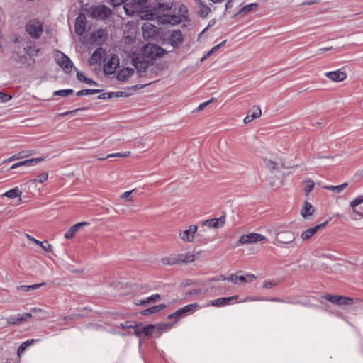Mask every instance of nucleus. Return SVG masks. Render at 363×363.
I'll list each match as a JSON object with an SVG mask.
<instances>
[{"label": "nucleus", "instance_id": "f257e3e1", "mask_svg": "<svg viewBox=\"0 0 363 363\" xmlns=\"http://www.w3.org/2000/svg\"><path fill=\"white\" fill-rule=\"evenodd\" d=\"M171 0H157L150 5L141 18L150 19L156 16L159 23L176 25L182 22V17L176 15L175 9Z\"/></svg>", "mask_w": 363, "mask_h": 363}, {"label": "nucleus", "instance_id": "f03ea898", "mask_svg": "<svg viewBox=\"0 0 363 363\" xmlns=\"http://www.w3.org/2000/svg\"><path fill=\"white\" fill-rule=\"evenodd\" d=\"M128 2L125 3L123 8L125 13L128 16H133L138 13L141 17L142 14H145L147 9L149 8L148 0H128Z\"/></svg>", "mask_w": 363, "mask_h": 363}, {"label": "nucleus", "instance_id": "7ed1b4c3", "mask_svg": "<svg viewBox=\"0 0 363 363\" xmlns=\"http://www.w3.org/2000/svg\"><path fill=\"white\" fill-rule=\"evenodd\" d=\"M85 11L89 17L96 20H104L111 13V9L105 5H93Z\"/></svg>", "mask_w": 363, "mask_h": 363}, {"label": "nucleus", "instance_id": "20e7f679", "mask_svg": "<svg viewBox=\"0 0 363 363\" xmlns=\"http://www.w3.org/2000/svg\"><path fill=\"white\" fill-rule=\"evenodd\" d=\"M26 31L33 38L38 39L43 33V24L36 19H33L26 23Z\"/></svg>", "mask_w": 363, "mask_h": 363}, {"label": "nucleus", "instance_id": "39448f33", "mask_svg": "<svg viewBox=\"0 0 363 363\" xmlns=\"http://www.w3.org/2000/svg\"><path fill=\"white\" fill-rule=\"evenodd\" d=\"M165 52L163 48L154 44H147L143 48L144 55L151 60L162 57Z\"/></svg>", "mask_w": 363, "mask_h": 363}, {"label": "nucleus", "instance_id": "423d86ee", "mask_svg": "<svg viewBox=\"0 0 363 363\" xmlns=\"http://www.w3.org/2000/svg\"><path fill=\"white\" fill-rule=\"evenodd\" d=\"M267 238L265 236L262 235L259 233H251L247 235H242L239 240L238 241V245H246V244H252L257 242H261L266 240Z\"/></svg>", "mask_w": 363, "mask_h": 363}, {"label": "nucleus", "instance_id": "0eeeda50", "mask_svg": "<svg viewBox=\"0 0 363 363\" xmlns=\"http://www.w3.org/2000/svg\"><path fill=\"white\" fill-rule=\"evenodd\" d=\"M167 40L174 49H177L184 42V35L180 30H174L169 33Z\"/></svg>", "mask_w": 363, "mask_h": 363}, {"label": "nucleus", "instance_id": "6e6552de", "mask_svg": "<svg viewBox=\"0 0 363 363\" xmlns=\"http://www.w3.org/2000/svg\"><path fill=\"white\" fill-rule=\"evenodd\" d=\"M55 60L65 72L69 73L72 72L73 68V63L70 59L64 53L57 52L55 55Z\"/></svg>", "mask_w": 363, "mask_h": 363}, {"label": "nucleus", "instance_id": "1a4fd4ad", "mask_svg": "<svg viewBox=\"0 0 363 363\" xmlns=\"http://www.w3.org/2000/svg\"><path fill=\"white\" fill-rule=\"evenodd\" d=\"M295 234L291 230H283L277 232L275 240L279 245H287L295 240Z\"/></svg>", "mask_w": 363, "mask_h": 363}, {"label": "nucleus", "instance_id": "9d476101", "mask_svg": "<svg viewBox=\"0 0 363 363\" xmlns=\"http://www.w3.org/2000/svg\"><path fill=\"white\" fill-rule=\"evenodd\" d=\"M118 66L119 57L116 55H111L104 64V72L107 74H111L115 72Z\"/></svg>", "mask_w": 363, "mask_h": 363}, {"label": "nucleus", "instance_id": "9b49d317", "mask_svg": "<svg viewBox=\"0 0 363 363\" xmlns=\"http://www.w3.org/2000/svg\"><path fill=\"white\" fill-rule=\"evenodd\" d=\"M350 207L352 213L362 218L363 217V195L356 197L350 201Z\"/></svg>", "mask_w": 363, "mask_h": 363}, {"label": "nucleus", "instance_id": "f8f14e48", "mask_svg": "<svg viewBox=\"0 0 363 363\" xmlns=\"http://www.w3.org/2000/svg\"><path fill=\"white\" fill-rule=\"evenodd\" d=\"M108 38V31L106 29H99L94 32L90 37L92 43L99 45L104 43Z\"/></svg>", "mask_w": 363, "mask_h": 363}, {"label": "nucleus", "instance_id": "ddd939ff", "mask_svg": "<svg viewBox=\"0 0 363 363\" xmlns=\"http://www.w3.org/2000/svg\"><path fill=\"white\" fill-rule=\"evenodd\" d=\"M256 279V277L252 274H246L245 276L238 275L237 274H232L228 277V281H230L234 284L238 282L242 283H250Z\"/></svg>", "mask_w": 363, "mask_h": 363}, {"label": "nucleus", "instance_id": "4468645a", "mask_svg": "<svg viewBox=\"0 0 363 363\" xmlns=\"http://www.w3.org/2000/svg\"><path fill=\"white\" fill-rule=\"evenodd\" d=\"M143 36L145 39L155 38L157 34V28L149 22L144 23L142 26Z\"/></svg>", "mask_w": 363, "mask_h": 363}, {"label": "nucleus", "instance_id": "2eb2a0df", "mask_svg": "<svg viewBox=\"0 0 363 363\" xmlns=\"http://www.w3.org/2000/svg\"><path fill=\"white\" fill-rule=\"evenodd\" d=\"M199 308V306L197 303H192L187 305L179 310H177L175 313L169 315V318H180L184 314H186L188 313H192L193 311Z\"/></svg>", "mask_w": 363, "mask_h": 363}, {"label": "nucleus", "instance_id": "dca6fc26", "mask_svg": "<svg viewBox=\"0 0 363 363\" xmlns=\"http://www.w3.org/2000/svg\"><path fill=\"white\" fill-rule=\"evenodd\" d=\"M106 55L105 50L102 48H98L89 59V63L91 65L101 64V60Z\"/></svg>", "mask_w": 363, "mask_h": 363}, {"label": "nucleus", "instance_id": "f3484780", "mask_svg": "<svg viewBox=\"0 0 363 363\" xmlns=\"http://www.w3.org/2000/svg\"><path fill=\"white\" fill-rule=\"evenodd\" d=\"M327 221L320 223L319 225H317L315 227L311 228L305 231H303L301 235V238L303 241L309 240L311 238H312L318 230H322L324 228L327 224Z\"/></svg>", "mask_w": 363, "mask_h": 363}, {"label": "nucleus", "instance_id": "a211bd4d", "mask_svg": "<svg viewBox=\"0 0 363 363\" xmlns=\"http://www.w3.org/2000/svg\"><path fill=\"white\" fill-rule=\"evenodd\" d=\"M325 75L335 82H343L347 78V74L341 70L326 72Z\"/></svg>", "mask_w": 363, "mask_h": 363}, {"label": "nucleus", "instance_id": "6ab92c4d", "mask_svg": "<svg viewBox=\"0 0 363 363\" xmlns=\"http://www.w3.org/2000/svg\"><path fill=\"white\" fill-rule=\"evenodd\" d=\"M86 23V16L83 14L79 15L75 21V32L77 35H82L84 33Z\"/></svg>", "mask_w": 363, "mask_h": 363}, {"label": "nucleus", "instance_id": "aec40b11", "mask_svg": "<svg viewBox=\"0 0 363 363\" xmlns=\"http://www.w3.org/2000/svg\"><path fill=\"white\" fill-rule=\"evenodd\" d=\"M225 222V216H222L220 218L206 220L203 221V225L209 228H220L224 225Z\"/></svg>", "mask_w": 363, "mask_h": 363}, {"label": "nucleus", "instance_id": "412c9836", "mask_svg": "<svg viewBox=\"0 0 363 363\" xmlns=\"http://www.w3.org/2000/svg\"><path fill=\"white\" fill-rule=\"evenodd\" d=\"M197 230L196 225H191L189 229L180 233V237L184 241L191 242L194 239V234Z\"/></svg>", "mask_w": 363, "mask_h": 363}, {"label": "nucleus", "instance_id": "4be33fe9", "mask_svg": "<svg viewBox=\"0 0 363 363\" xmlns=\"http://www.w3.org/2000/svg\"><path fill=\"white\" fill-rule=\"evenodd\" d=\"M88 225L87 222H81L72 226L65 234L66 239L72 238L75 233L82 227Z\"/></svg>", "mask_w": 363, "mask_h": 363}, {"label": "nucleus", "instance_id": "5701e85b", "mask_svg": "<svg viewBox=\"0 0 363 363\" xmlns=\"http://www.w3.org/2000/svg\"><path fill=\"white\" fill-rule=\"evenodd\" d=\"M264 164L266 167L270 171L279 169L280 167L283 168L285 167V165L281 160H279V162H276L272 160L265 159Z\"/></svg>", "mask_w": 363, "mask_h": 363}, {"label": "nucleus", "instance_id": "b1692460", "mask_svg": "<svg viewBox=\"0 0 363 363\" xmlns=\"http://www.w3.org/2000/svg\"><path fill=\"white\" fill-rule=\"evenodd\" d=\"M262 114V111L259 107H253L247 116L244 118L245 123H250L253 119L259 118Z\"/></svg>", "mask_w": 363, "mask_h": 363}, {"label": "nucleus", "instance_id": "393cba45", "mask_svg": "<svg viewBox=\"0 0 363 363\" xmlns=\"http://www.w3.org/2000/svg\"><path fill=\"white\" fill-rule=\"evenodd\" d=\"M26 236L32 242H33L35 244L40 246L44 250L47 252H52V246L50 245L47 241L41 242L35 238H34L33 236H31L29 234H26Z\"/></svg>", "mask_w": 363, "mask_h": 363}, {"label": "nucleus", "instance_id": "a878e982", "mask_svg": "<svg viewBox=\"0 0 363 363\" xmlns=\"http://www.w3.org/2000/svg\"><path fill=\"white\" fill-rule=\"evenodd\" d=\"M32 318V315L30 313H24L22 315H18L17 318L11 317L7 320V323L9 324H19L23 321H26Z\"/></svg>", "mask_w": 363, "mask_h": 363}, {"label": "nucleus", "instance_id": "bb28decb", "mask_svg": "<svg viewBox=\"0 0 363 363\" xmlns=\"http://www.w3.org/2000/svg\"><path fill=\"white\" fill-rule=\"evenodd\" d=\"M314 211V207L308 201H305L304 205L301 211V214L304 218H307L308 217L313 215Z\"/></svg>", "mask_w": 363, "mask_h": 363}, {"label": "nucleus", "instance_id": "cd10ccee", "mask_svg": "<svg viewBox=\"0 0 363 363\" xmlns=\"http://www.w3.org/2000/svg\"><path fill=\"white\" fill-rule=\"evenodd\" d=\"M134 69L132 68H125L121 69L117 74V79L120 81L125 82L133 74Z\"/></svg>", "mask_w": 363, "mask_h": 363}, {"label": "nucleus", "instance_id": "c85d7f7f", "mask_svg": "<svg viewBox=\"0 0 363 363\" xmlns=\"http://www.w3.org/2000/svg\"><path fill=\"white\" fill-rule=\"evenodd\" d=\"M196 256L191 252L178 255V260L179 264H187L194 262Z\"/></svg>", "mask_w": 363, "mask_h": 363}, {"label": "nucleus", "instance_id": "c756f323", "mask_svg": "<svg viewBox=\"0 0 363 363\" xmlns=\"http://www.w3.org/2000/svg\"><path fill=\"white\" fill-rule=\"evenodd\" d=\"M257 7H258V5L257 4H255V3L246 5L245 6H243L238 11L237 15H240L241 16H244L247 15L248 13H250V11L257 10Z\"/></svg>", "mask_w": 363, "mask_h": 363}, {"label": "nucleus", "instance_id": "7c9ffc66", "mask_svg": "<svg viewBox=\"0 0 363 363\" xmlns=\"http://www.w3.org/2000/svg\"><path fill=\"white\" fill-rule=\"evenodd\" d=\"M165 307L166 306L164 304H159L143 311L142 314L144 315H147L150 314L157 313L162 309L165 308Z\"/></svg>", "mask_w": 363, "mask_h": 363}, {"label": "nucleus", "instance_id": "2f4dec72", "mask_svg": "<svg viewBox=\"0 0 363 363\" xmlns=\"http://www.w3.org/2000/svg\"><path fill=\"white\" fill-rule=\"evenodd\" d=\"M22 194V191L18 188L15 187L12 189L9 190L3 194V196H6L9 199H14L17 197H20Z\"/></svg>", "mask_w": 363, "mask_h": 363}, {"label": "nucleus", "instance_id": "473e14b6", "mask_svg": "<svg viewBox=\"0 0 363 363\" xmlns=\"http://www.w3.org/2000/svg\"><path fill=\"white\" fill-rule=\"evenodd\" d=\"M45 283L43 282V283H40V284H33V285H30V286L21 285V286H18L16 289H17L18 291H25V292H28V291H30L31 290L38 289L41 286H45Z\"/></svg>", "mask_w": 363, "mask_h": 363}, {"label": "nucleus", "instance_id": "72a5a7b5", "mask_svg": "<svg viewBox=\"0 0 363 363\" xmlns=\"http://www.w3.org/2000/svg\"><path fill=\"white\" fill-rule=\"evenodd\" d=\"M160 298V294H153L151 296L147 298L146 299L143 300V301H139L138 303H136V305H141V306H145V305H147L152 302H157V301H159Z\"/></svg>", "mask_w": 363, "mask_h": 363}, {"label": "nucleus", "instance_id": "f704fd0d", "mask_svg": "<svg viewBox=\"0 0 363 363\" xmlns=\"http://www.w3.org/2000/svg\"><path fill=\"white\" fill-rule=\"evenodd\" d=\"M161 262L165 265L179 264L178 255H172L161 259Z\"/></svg>", "mask_w": 363, "mask_h": 363}, {"label": "nucleus", "instance_id": "c9c22d12", "mask_svg": "<svg viewBox=\"0 0 363 363\" xmlns=\"http://www.w3.org/2000/svg\"><path fill=\"white\" fill-rule=\"evenodd\" d=\"M347 186H348V184L347 182H345L339 186H325L324 189L330 190L336 194H340Z\"/></svg>", "mask_w": 363, "mask_h": 363}, {"label": "nucleus", "instance_id": "e433bc0d", "mask_svg": "<svg viewBox=\"0 0 363 363\" xmlns=\"http://www.w3.org/2000/svg\"><path fill=\"white\" fill-rule=\"evenodd\" d=\"M135 67L137 71L141 74L147 71L148 63L145 61H138L135 63Z\"/></svg>", "mask_w": 363, "mask_h": 363}, {"label": "nucleus", "instance_id": "4c0bfd02", "mask_svg": "<svg viewBox=\"0 0 363 363\" xmlns=\"http://www.w3.org/2000/svg\"><path fill=\"white\" fill-rule=\"evenodd\" d=\"M315 184L311 179H308L303 183V191L306 196H308L309 193L314 189Z\"/></svg>", "mask_w": 363, "mask_h": 363}, {"label": "nucleus", "instance_id": "58836bf2", "mask_svg": "<svg viewBox=\"0 0 363 363\" xmlns=\"http://www.w3.org/2000/svg\"><path fill=\"white\" fill-rule=\"evenodd\" d=\"M210 305L216 307L223 306L228 305V299H226L225 298H219L211 301L210 302Z\"/></svg>", "mask_w": 363, "mask_h": 363}, {"label": "nucleus", "instance_id": "ea45409f", "mask_svg": "<svg viewBox=\"0 0 363 363\" xmlns=\"http://www.w3.org/2000/svg\"><path fill=\"white\" fill-rule=\"evenodd\" d=\"M37 340H34V339H31V340H28L24 342H23L20 347H18V354L20 355L21 353H23L26 350V348L31 345L33 343H34L35 342H36Z\"/></svg>", "mask_w": 363, "mask_h": 363}, {"label": "nucleus", "instance_id": "a19ab883", "mask_svg": "<svg viewBox=\"0 0 363 363\" xmlns=\"http://www.w3.org/2000/svg\"><path fill=\"white\" fill-rule=\"evenodd\" d=\"M324 298L334 304L340 305V303L341 296L326 294Z\"/></svg>", "mask_w": 363, "mask_h": 363}, {"label": "nucleus", "instance_id": "79ce46f5", "mask_svg": "<svg viewBox=\"0 0 363 363\" xmlns=\"http://www.w3.org/2000/svg\"><path fill=\"white\" fill-rule=\"evenodd\" d=\"M31 155H32L31 152H28V154H26V152L24 151H22V152H19L18 154L14 155L13 156L9 157L8 160H6L5 161V162H9L11 161H13V160H18V159L24 158L26 156Z\"/></svg>", "mask_w": 363, "mask_h": 363}, {"label": "nucleus", "instance_id": "37998d69", "mask_svg": "<svg viewBox=\"0 0 363 363\" xmlns=\"http://www.w3.org/2000/svg\"><path fill=\"white\" fill-rule=\"evenodd\" d=\"M211 12V9L208 6L204 4L202 5V6L199 7V13L200 17L201 18H206L208 13Z\"/></svg>", "mask_w": 363, "mask_h": 363}, {"label": "nucleus", "instance_id": "c03bdc74", "mask_svg": "<svg viewBox=\"0 0 363 363\" xmlns=\"http://www.w3.org/2000/svg\"><path fill=\"white\" fill-rule=\"evenodd\" d=\"M77 79L79 81L84 82L89 84H96V83L91 79L85 77L84 74L81 72H78L77 74Z\"/></svg>", "mask_w": 363, "mask_h": 363}, {"label": "nucleus", "instance_id": "a18cd8bd", "mask_svg": "<svg viewBox=\"0 0 363 363\" xmlns=\"http://www.w3.org/2000/svg\"><path fill=\"white\" fill-rule=\"evenodd\" d=\"M48 173L43 172V173L40 174V175H38L36 179L30 180V182H31L33 184L35 183L36 182H38L39 183H43L44 182H45L48 179Z\"/></svg>", "mask_w": 363, "mask_h": 363}, {"label": "nucleus", "instance_id": "49530a36", "mask_svg": "<svg viewBox=\"0 0 363 363\" xmlns=\"http://www.w3.org/2000/svg\"><path fill=\"white\" fill-rule=\"evenodd\" d=\"M73 92L74 91L72 89L59 90L54 92V96H60L65 97L68 95L72 94Z\"/></svg>", "mask_w": 363, "mask_h": 363}, {"label": "nucleus", "instance_id": "de8ad7c7", "mask_svg": "<svg viewBox=\"0 0 363 363\" xmlns=\"http://www.w3.org/2000/svg\"><path fill=\"white\" fill-rule=\"evenodd\" d=\"M100 91L99 89H83L80 90L77 93V96H84L88 94H94L99 93Z\"/></svg>", "mask_w": 363, "mask_h": 363}, {"label": "nucleus", "instance_id": "09e8293b", "mask_svg": "<svg viewBox=\"0 0 363 363\" xmlns=\"http://www.w3.org/2000/svg\"><path fill=\"white\" fill-rule=\"evenodd\" d=\"M44 160L43 157L32 158L24 160L25 166H31Z\"/></svg>", "mask_w": 363, "mask_h": 363}, {"label": "nucleus", "instance_id": "8fccbe9b", "mask_svg": "<svg viewBox=\"0 0 363 363\" xmlns=\"http://www.w3.org/2000/svg\"><path fill=\"white\" fill-rule=\"evenodd\" d=\"M354 303L352 298L341 296L340 306H350Z\"/></svg>", "mask_w": 363, "mask_h": 363}, {"label": "nucleus", "instance_id": "3c124183", "mask_svg": "<svg viewBox=\"0 0 363 363\" xmlns=\"http://www.w3.org/2000/svg\"><path fill=\"white\" fill-rule=\"evenodd\" d=\"M155 325H148L144 327H142V331H143L144 335H151L153 332V330L155 328Z\"/></svg>", "mask_w": 363, "mask_h": 363}, {"label": "nucleus", "instance_id": "603ef678", "mask_svg": "<svg viewBox=\"0 0 363 363\" xmlns=\"http://www.w3.org/2000/svg\"><path fill=\"white\" fill-rule=\"evenodd\" d=\"M130 155V152H125L123 153H114V154H109L106 156V158H110V157H128Z\"/></svg>", "mask_w": 363, "mask_h": 363}, {"label": "nucleus", "instance_id": "864d4df0", "mask_svg": "<svg viewBox=\"0 0 363 363\" xmlns=\"http://www.w3.org/2000/svg\"><path fill=\"white\" fill-rule=\"evenodd\" d=\"M188 11H187V9L186 8V6H181L180 8H179V13H181L179 16H181L182 17V21H184L185 19H186V13H187Z\"/></svg>", "mask_w": 363, "mask_h": 363}, {"label": "nucleus", "instance_id": "5fc2aeb1", "mask_svg": "<svg viewBox=\"0 0 363 363\" xmlns=\"http://www.w3.org/2000/svg\"><path fill=\"white\" fill-rule=\"evenodd\" d=\"M277 286V283L274 282V281H264L263 285L262 286V288L264 289H272L273 288L274 286Z\"/></svg>", "mask_w": 363, "mask_h": 363}, {"label": "nucleus", "instance_id": "6e6d98bb", "mask_svg": "<svg viewBox=\"0 0 363 363\" xmlns=\"http://www.w3.org/2000/svg\"><path fill=\"white\" fill-rule=\"evenodd\" d=\"M134 191L135 189L125 191L120 196V198L122 199H127L128 201H132V199L130 197V196Z\"/></svg>", "mask_w": 363, "mask_h": 363}, {"label": "nucleus", "instance_id": "4d7b16f0", "mask_svg": "<svg viewBox=\"0 0 363 363\" xmlns=\"http://www.w3.org/2000/svg\"><path fill=\"white\" fill-rule=\"evenodd\" d=\"M10 99H11V95L2 93L0 91V101L1 102L5 103V102H7L8 101H9Z\"/></svg>", "mask_w": 363, "mask_h": 363}, {"label": "nucleus", "instance_id": "13d9d810", "mask_svg": "<svg viewBox=\"0 0 363 363\" xmlns=\"http://www.w3.org/2000/svg\"><path fill=\"white\" fill-rule=\"evenodd\" d=\"M213 101H216V99L212 98L211 100L201 104L198 106V110L199 111L203 110L210 103L213 102Z\"/></svg>", "mask_w": 363, "mask_h": 363}, {"label": "nucleus", "instance_id": "bf43d9fd", "mask_svg": "<svg viewBox=\"0 0 363 363\" xmlns=\"http://www.w3.org/2000/svg\"><path fill=\"white\" fill-rule=\"evenodd\" d=\"M38 52H39V49H36V48H32V47L28 48V50H27V53L29 55H37Z\"/></svg>", "mask_w": 363, "mask_h": 363}, {"label": "nucleus", "instance_id": "052dcab7", "mask_svg": "<svg viewBox=\"0 0 363 363\" xmlns=\"http://www.w3.org/2000/svg\"><path fill=\"white\" fill-rule=\"evenodd\" d=\"M203 293L202 290L200 289H194V290H191L190 291L188 294H189L190 296H198V295H200Z\"/></svg>", "mask_w": 363, "mask_h": 363}, {"label": "nucleus", "instance_id": "680f3d73", "mask_svg": "<svg viewBox=\"0 0 363 363\" xmlns=\"http://www.w3.org/2000/svg\"><path fill=\"white\" fill-rule=\"evenodd\" d=\"M113 96L112 93H104L98 96V99H106Z\"/></svg>", "mask_w": 363, "mask_h": 363}, {"label": "nucleus", "instance_id": "e2e57ef3", "mask_svg": "<svg viewBox=\"0 0 363 363\" xmlns=\"http://www.w3.org/2000/svg\"><path fill=\"white\" fill-rule=\"evenodd\" d=\"M113 96L115 97H120V96H128V94L123 91H118V92H113L112 93Z\"/></svg>", "mask_w": 363, "mask_h": 363}, {"label": "nucleus", "instance_id": "0e129e2a", "mask_svg": "<svg viewBox=\"0 0 363 363\" xmlns=\"http://www.w3.org/2000/svg\"><path fill=\"white\" fill-rule=\"evenodd\" d=\"M216 52L211 48L206 54V55H204L201 61L203 62L204 60H206V58H208V57H210L211 55H213V53H215Z\"/></svg>", "mask_w": 363, "mask_h": 363}, {"label": "nucleus", "instance_id": "69168bd1", "mask_svg": "<svg viewBox=\"0 0 363 363\" xmlns=\"http://www.w3.org/2000/svg\"><path fill=\"white\" fill-rule=\"evenodd\" d=\"M226 43V40H223V42H221L220 44L214 46L212 48V49L216 52L221 46L224 45Z\"/></svg>", "mask_w": 363, "mask_h": 363}, {"label": "nucleus", "instance_id": "338daca9", "mask_svg": "<svg viewBox=\"0 0 363 363\" xmlns=\"http://www.w3.org/2000/svg\"><path fill=\"white\" fill-rule=\"evenodd\" d=\"M125 1H127L126 3L128 2V0H112V4L113 6H117V5L121 4L122 3H123Z\"/></svg>", "mask_w": 363, "mask_h": 363}, {"label": "nucleus", "instance_id": "774afa93", "mask_svg": "<svg viewBox=\"0 0 363 363\" xmlns=\"http://www.w3.org/2000/svg\"><path fill=\"white\" fill-rule=\"evenodd\" d=\"M134 333L137 336H140L141 335H143V331H142V327L135 328V331H134Z\"/></svg>", "mask_w": 363, "mask_h": 363}]
</instances>
